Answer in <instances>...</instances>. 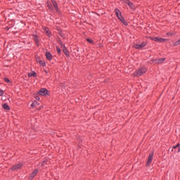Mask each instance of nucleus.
Instances as JSON below:
<instances>
[{
	"mask_svg": "<svg viewBox=\"0 0 180 180\" xmlns=\"http://www.w3.org/2000/svg\"><path fill=\"white\" fill-rule=\"evenodd\" d=\"M115 14L117 15V18H118V19L120 20V18H123L122 16V12H120V10H119L117 8L115 10Z\"/></svg>",
	"mask_w": 180,
	"mask_h": 180,
	"instance_id": "5",
	"label": "nucleus"
},
{
	"mask_svg": "<svg viewBox=\"0 0 180 180\" xmlns=\"http://www.w3.org/2000/svg\"><path fill=\"white\" fill-rule=\"evenodd\" d=\"M56 50L58 53H61V49H60V48L57 47Z\"/></svg>",
	"mask_w": 180,
	"mask_h": 180,
	"instance_id": "25",
	"label": "nucleus"
},
{
	"mask_svg": "<svg viewBox=\"0 0 180 180\" xmlns=\"http://www.w3.org/2000/svg\"><path fill=\"white\" fill-rule=\"evenodd\" d=\"M86 41H88V43H91V44L94 43V41L89 38L86 39Z\"/></svg>",
	"mask_w": 180,
	"mask_h": 180,
	"instance_id": "23",
	"label": "nucleus"
},
{
	"mask_svg": "<svg viewBox=\"0 0 180 180\" xmlns=\"http://www.w3.org/2000/svg\"><path fill=\"white\" fill-rule=\"evenodd\" d=\"M44 31L47 36H50V34H51V32H50V30L48 27H44Z\"/></svg>",
	"mask_w": 180,
	"mask_h": 180,
	"instance_id": "13",
	"label": "nucleus"
},
{
	"mask_svg": "<svg viewBox=\"0 0 180 180\" xmlns=\"http://www.w3.org/2000/svg\"><path fill=\"white\" fill-rule=\"evenodd\" d=\"M127 5H129V8H131V9H134V4L131 2H130L129 1H127Z\"/></svg>",
	"mask_w": 180,
	"mask_h": 180,
	"instance_id": "14",
	"label": "nucleus"
},
{
	"mask_svg": "<svg viewBox=\"0 0 180 180\" xmlns=\"http://www.w3.org/2000/svg\"><path fill=\"white\" fill-rule=\"evenodd\" d=\"M37 61L39 63V61H40V60H39V59L37 58Z\"/></svg>",
	"mask_w": 180,
	"mask_h": 180,
	"instance_id": "30",
	"label": "nucleus"
},
{
	"mask_svg": "<svg viewBox=\"0 0 180 180\" xmlns=\"http://www.w3.org/2000/svg\"><path fill=\"white\" fill-rule=\"evenodd\" d=\"M4 81H5L6 82H9V79H8V78H4Z\"/></svg>",
	"mask_w": 180,
	"mask_h": 180,
	"instance_id": "27",
	"label": "nucleus"
},
{
	"mask_svg": "<svg viewBox=\"0 0 180 180\" xmlns=\"http://www.w3.org/2000/svg\"><path fill=\"white\" fill-rule=\"evenodd\" d=\"M165 41H167V39H163V38H159V41H158V43H164V42H165Z\"/></svg>",
	"mask_w": 180,
	"mask_h": 180,
	"instance_id": "18",
	"label": "nucleus"
},
{
	"mask_svg": "<svg viewBox=\"0 0 180 180\" xmlns=\"http://www.w3.org/2000/svg\"><path fill=\"white\" fill-rule=\"evenodd\" d=\"M63 53L67 57H70V51L67 50V48H65L64 46H62Z\"/></svg>",
	"mask_w": 180,
	"mask_h": 180,
	"instance_id": "8",
	"label": "nucleus"
},
{
	"mask_svg": "<svg viewBox=\"0 0 180 180\" xmlns=\"http://www.w3.org/2000/svg\"><path fill=\"white\" fill-rule=\"evenodd\" d=\"M147 72V68H141L136 72L134 73L135 77H141L143 74H146Z\"/></svg>",
	"mask_w": 180,
	"mask_h": 180,
	"instance_id": "1",
	"label": "nucleus"
},
{
	"mask_svg": "<svg viewBox=\"0 0 180 180\" xmlns=\"http://www.w3.org/2000/svg\"><path fill=\"white\" fill-rule=\"evenodd\" d=\"M22 165H23L22 163L18 164L13 167V169H20V168H22Z\"/></svg>",
	"mask_w": 180,
	"mask_h": 180,
	"instance_id": "11",
	"label": "nucleus"
},
{
	"mask_svg": "<svg viewBox=\"0 0 180 180\" xmlns=\"http://www.w3.org/2000/svg\"><path fill=\"white\" fill-rule=\"evenodd\" d=\"M48 7L49 9H51V6H50V4H48Z\"/></svg>",
	"mask_w": 180,
	"mask_h": 180,
	"instance_id": "29",
	"label": "nucleus"
},
{
	"mask_svg": "<svg viewBox=\"0 0 180 180\" xmlns=\"http://www.w3.org/2000/svg\"><path fill=\"white\" fill-rule=\"evenodd\" d=\"M51 2L56 9V11H58V6L57 5V1L56 0H51Z\"/></svg>",
	"mask_w": 180,
	"mask_h": 180,
	"instance_id": "12",
	"label": "nucleus"
},
{
	"mask_svg": "<svg viewBox=\"0 0 180 180\" xmlns=\"http://www.w3.org/2000/svg\"><path fill=\"white\" fill-rule=\"evenodd\" d=\"M37 105V101H34V103H32V104H31V106L32 107V108H34V106H36Z\"/></svg>",
	"mask_w": 180,
	"mask_h": 180,
	"instance_id": "22",
	"label": "nucleus"
},
{
	"mask_svg": "<svg viewBox=\"0 0 180 180\" xmlns=\"http://www.w3.org/2000/svg\"><path fill=\"white\" fill-rule=\"evenodd\" d=\"M35 99H36L37 101H40V97L36 96Z\"/></svg>",
	"mask_w": 180,
	"mask_h": 180,
	"instance_id": "28",
	"label": "nucleus"
},
{
	"mask_svg": "<svg viewBox=\"0 0 180 180\" xmlns=\"http://www.w3.org/2000/svg\"><path fill=\"white\" fill-rule=\"evenodd\" d=\"M47 60H49V61L52 60L53 58V56L50 53V52H46L45 54Z\"/></svg>",
	"mask_w": 180,
	"mask_h": 180,
	"instance_id": "10",
	"label": "nucleus"
},
{
	"mask_svg": "<svg viewBox=\"0 0 180 180\" xmlns=\"http://www.w3.org/2000/svg\"><path fill=\"white\" fill-rule=\"evenodd\" d=\"M179 146H180V144L177 143V145L176 146H173V148L172 149V153H176V148H178L177 153H179L180 152Z\"/></svg>",
	"mask_w": 180,
	"mask_h": 180,
	"instance_id": "6",
	"label": "nucleus"
},
{
	"mask_svg": "<svg viewBox=\"0 0 180 180\" xmlns=\"http://www.w3.org/2000/svg\"><path fill=\"white\" fill-rule=\"evenodd\" d=\"M164 61H165V58H161L159 59H156L155 60V63H156V64H161L162 63H164Z\"/></svg>",
	"mask_w": 180,
	"mask_h": 180,
	"instance_id": "9",
	"label": "nucleus"
},
{
	"mask_svg": "<svg viewBox=\"0 0 180 180\" xmlns=\"http://www.w3.org/2000/svg\"><path fill=\"white\" fill-rule=\"evenodd\" d=\"M36 44H39V38L36 36L34 37Z\"/></svg>",
	"mask_w": 180,
	"mask_h": 180,
	"instance_id": "20",
	"label": "nucleus"
},
{
	"mask_svg": "<svg viewBox=\"0 0 180 180\" xmlns=\"http://www.w3.org/2000/svg\"><path fill=\"white\" fill-rule=\"evenodd\" d=\"M59 34H60V36L65 39V35L62 32H59Z\"/></svg>",
	"mask_w": 180,
	"mask_h": 180,
	"instance_id": "24",
	"label": "nucleus"
},
{
	"mask_svg": "<svg viewBox=\"0 0 180 180\" xmlns=\"http://www.w3.org/2000/svg\"><path fill=\"white\" fill-rule=\"evenodd\" d=\"M42 165H44V162H43Z\"/></svg>",
	"mask_w": 180,
	"mask_h": 180,
	"instance_id": "31",
	"label": "nucleus"
},
{
	"mask_svg": "<svg viewBox=\"0 0 180 180\" xmlns=\"http://www.w3.org/2000/svg\"><path fill=\"white\" fill-rule=\"evenodd\" d=\"M152 40H153L154 41H160V38L158 37H154V38H152Z\"/></svg>",
	"mask_w": 180,
	"mask_h": 180,
	"instance_id": "21",
	"label": "nucleus"
},
{
	"mask_svg": "<svg viewBox=\"0 0 180 180\" xmlns=\"http://www.w3.org/2000/svg\"><path fill=\"white\" fill-rule=\"evenodd\" d=\"M3 108L5 109V110H11V108H9V105H8V104H6V103L3 104Z\"/></svg>",
	"mask_w": 180,
	"mask_h": 180,
	"instance_id": "16",
	"label": "nucleus"
},
{
	"mask_svg": "<svg viewBox=\"0 0 180 180\" xmlns=\"http://www.w3.org/2000/svg\"><path fill=\"white\" fill-rule=\"evenodd\" d=\"M122 23H123V25H124L125 26H127V21L126 20H124V18H121L120 20Z\"/></svg>",
	"mask_w": 180,
	"mask_h": 180,
	"instance_id": "15",
	"label": "nucleus"
},
{
	"mask_svg": "<svg viewBox=\"0 0 180 180\" xmlns=\"http://www.w3.org/2000/svg\"><path fill=\"white\" fill-rule=\"evenodd\" d=\"M28 77H36V72H32L28 74Z\"/></svg>",
	"mask_w": 180,
	"mask_h": 180,
	"instance_id": "17",
	"label": "nucleus"
},
{
	"mask_svg": "<svg viewBox=\"0 0 180 180\" xmlns=\"http://www.w3.org/2000/svg\"><path fill=\"white\" fill-rule=\"evenodd\" d=\"M146 46H147V44L146 42H143L142 44H135L134 45V47L135 49H137L138 50H141V49H143V47H146Z\"/></svg>",
	"mask_w": 180,
	"mask_h": 180,
	"instance_id": "2",
	"label": "nucleus"
},
{
	"mask_svg": "<svg viewBox=\"0 0 180 180\" xmlns=\"http://www.w3.org/2000/svg\"><path fill=\"white\" fill-rule=\"evenodd\" d=\"M39 63L40 64V65H42V67L46 66V62H44L43 60H39Z\"/></svg>",
	"mask_w": 180,
	"mask_h": 180,
	"instance_id": "19",
	"label": "nucleus"
},
{
	"mask_svg": "<svg viewBox=\"0 0 180 180\" xmlns=\"http://www.w3.org/2000/svg\"><path fill=\"white\" fill-rule=\"evenodd\" d=\"M47 94H49V91L46 89H41L38 92V95H40L41 96H45Z\"/></svg>",
	"mask_w": 180,
	"mask_h": 180,
	"instance_id": "3",
	"label": "nucleus"
},
{
	"mask_svg": "<svg viewBox=\"0 0 180 180\" xmlns=\"http://www.w3.org/2000/svg\"><path fill=\"white\" fill-rule=\"evenodd\" d=\"M39 173V170L38 169H35L30 175V179H33V178H34V176H36V175H37V174Z\"/></svg>",
	"mask_w": 180,
	"mask_h": 180,
	"instance_id": "7",
	"label": "nucleus"
},
{
	"mask_svg": "<svg viewBox=\"0 0 180 180\" xmlns=\"http://www.w3.org/2000/svg\"><path fill=\"white\" fill-rule=\"evenodd\" d=\"M2 95H4V91L0 89V96H2Z\"/></svg>",
	"mask_w": 180,
	"mask_h": 180,
	"instance_id": "26",
	"label": "nucleus"
},
{
	"mask_svg": "<svg viewBox=\"0 0 180 180\" xmlns=\"http://www.w3.org/2000/svg\"><path fill=\"white\" fill-rule=\"evenodd\" d=\"M153 157H154V153H151L148 158V161L146 162V166L148 167L150 166V165L151 164V162H153Z\"/></svg>",
	"mask_w": 180,
	"mask_h": 180,
	"instance_id": "4",
	"label": "nucleus"
}]
</instances>
